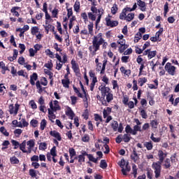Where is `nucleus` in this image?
I'll list each match as a JSON object with an SVG mask.
<instances>
[{
    "label": "nucleus",
    "instance_id": "f257e3e1",
    "mask_svg": "<svg viewBox=\"0 0 179 179\" xmlns=\"http://www.w3.org/2000/svg\"><path fill=\"white\" fill-rule=\"evenodd\" d=\"M103 37V33H99L96 36H94L92 38V45H90L88 48L92 57H94L97 51L100 50V45H102L103 50H106L107 48L108 43L106 42Z\"/></svg>",
    "mask_w": 179,
    "mask_h": 179
},
{
    "label": "nucleus",
    "instance_id": "f03ea898",
    "mask_svg": "<svg viewBox=\"0 0 179 179\" xmlns=\"http://www.w3.org/2000/svg\"><path fill=\"white\" fill-rule=\"evenodd\" d=\"M159 162H153L152 164V169L154 170L155 177L156 179L160 178L162 177V163L164 162V159L167 157V154L164 153L163 150H159L158 151Z\"/></svg>",
    "mask_w": 179,
    "mask_h": 179
},
{
    "label": "nucleus",
    "instance_id": "7ed1b4c3",
    "mask_svg": "<svg viewBox=\"0 0 179 179\" xmlns=\"http://www.w3.org/2000/svg\"><path fill=\"white\" fill-rule=\"evenodd\" d=\"M87 156L90 162H92L93 163L97 164L99 161V157L94 158L93 155L88 154L86 151H81V155H78V163L82 164V163H85V157Z\"/></svg>",
    "mask_w": 179,
    "mask_h": 179
},
{
    "label": "nucleus",
    "instance_id": "20e7f679",
    "mask_svg": "<svg viewBox=\"0 0 179 179\" xmlns=\"http://www.w3.org/2000/svg\"><path fill=\"white\" fill-rule=\"evenodd\" d=\"M47 86L48 85V80H47V78L45 77H42L40 80H37L36 82V89H38L39 93H41L43 92V87L41 86Z\"/></svg>",
    "mask_w": 179,
    "mask_h": 179
},
{
    "label": "nucleus",
    "instance_id": "39448f33",
    "mask_svg": "<svg viewBox=\"0 0 179 179\" xmlns=\"http://www.w3.org/2000/svg\"><path fill=\"white\" fill-rule=\"evenodd\" d=\"M73 89L74 90V93H76V94H77L78 97H80V99H83V102L85 103V104H87V106L89 104V102L87 101V98L89 97V94H82V93H80V91H79V88L76 87L75 85H73Z\"/></svg>",
    "mask_w": 179,
    "mask_h": 179
},
{
    "label": "nucleus",
    "instance_id": "423d86ee",
    "mask_svg": "<svg viewBox=\"0 0 179 179\" xmlns=\"http://www.w3.org/2000/svg\"><path fill=\"white\" fill-rule=\"evenodd\" d=\"M71 68L74 72V73H76V76H77L78 78H80V69L79 68V64L78 63H76V61L75 60V59H73L71 62Z\"/></svg>",
    "mask_w": 179,
    "mask_h": 179
},
{
    "label": "nucleus",
    "instance_id": "0eeeda50",
    "mask_svg": "<svg viewBox=\"0 0 179 179\" xmlns=\"http://www.w3.org/2000/svg\"><path fill=\"white\" fill-rule=\"evenodd\" d=\"M164 69L166 72H168L169 75L171 76H174L176 75V66L171 65V63L167 62L164 66Z\"/></svg>",
    "mask_w": 179,
    "mask_h": 179
},
{
    "label": "nucleus",
    "instance_id": "6e6552de",
    "mask_svg": "<svg viewBox=\"0 0 179 179\" xmlns=\"http://www.w3.org/2000/svg\"><path fill=\"white\" fill-rule=\"evenodd\" d=\"M99 90H100L101 94L103 99H105L106 94H108V93H110L111 92V89H110L108 87H106L104 84H102L99 87Z\"/></svg>",
    "mask_w": 179,
    "mask_h": 179
},
{
    "label": "nucleus",
    "instance_id": "1a4fd4ad",
    "mask_svg": "<svg viewBox=\"0 0 179 179\" xmlns=\"http://www.w3.org/2000/svg\"><path fill=\"white\" fill-rule=\"evenodd\" d=\"M107 65V59L103 61V64L98 63L96 64V71L100 72L101 75L106 73V66Z\"/></svg>",
    "mask_w": 179,
    "mask_h": 179
},
{
    "label": "nucleus",
    "instance_id": "9d476101",
    "mask_svg": "<svg viewBox=\"0 0 179 179\" xmlns=\"http://www.w3.org/2000/svg\"><path fill=\"white\" fill-rule=\"evenodd\" d=\"M105 20L108 27H117L118 26L119 22L117 20H111L108 17H106Z\"/></svg>",
    "mask_w": 179,
    "mask_h": 179
},
{
    "label": "nucleus",
    "instance_id": "9b49d317",
    "mask_svg": "<svg viewBox=\"0 0 179 179\" xmlns=\"http://www.w3.org/2000/svg\"><path fill=\"white\" fill-rule=\"evenodd\" d=\"M19 107H20V106L17 103H15V106L13 104H10L8 106L10 114H15V115H17V111H19Z\"/></svg>",
    "mask_w": 179,
    "mask_h": 179
},
{
    "label": "nucleus",
    "instance_id": "f8f14e48",
    "mask_svg": "<svg viewBox=\"0 0 179 179\" xmlns=\"http://www.w3.org/2000/svg\"><path fill=\"white\" fill-rule=\"evenodd\" d=\"M58 103H59L58 101L55 100L54 101V104H53L52 101H51L49 103L50 110H52V111H59V110H61V106H59V104H58Z\"/></svg>",
    "mask_w": 179,
    "mask_h": 179
},
{
    "label": "nucleus",
    "instance_id": "ddd939ff",
    "mask_svg": "<svg viewBox=\"0 0 179 179\" xmlns=\"http://www.w3.org/2000/svg\"><path fill=\"white\" fill-rule=\"evenodd\" d=\"M130 157L134 163H136V162L139 160V155H138L136 148H133V152L130 155Z\"/></svg>",
    "mask_w": 179,
    "mask_h": 179
},
{
    "label": "nucleus",
    "instance_id": "4468645a",
    "mask_svg": "<svg viewBox=\"0 0 179 179\" xmlns=\"http://www.w3.org/2000/svg\"><path fill=\"white\" fill-rule=\"evenodd\" d=\"M50 135L51 136H53V138H55L57 139V141H62V137L61 136V134L59 132L57 131L56 130L50 131Z\"/></svg>",
    "mask_w": 179,
    "mask_h": 179
},
{
    "label": "nucleus",
    "instance_id": "2eb2a0df",
    "mask_svg": "<svg viewBox=\"0 0 179 179\" xmlns=\"http://www.w3.org/2000/svg\"><path fill=\"white\" fill-rule=\"evenodd\" d=\"M137 5L141 12H146V3L142 0H137Z\"/></svg>",
    "mask_w": 179,
    "mask_h": 179
},
{
    "label": "nucleus",
    "instance_id": "dca6fc26",
    "mask_svg": "<svg viewBox=\"0 0 179 179\" xmlns=\"http://www.w3.org/2000/svg\"><path fill=\"white\" fill-rule=\"evenodd\" d=\"M30 29V27L29 25H24L23 27V29L22 28H17L16 29V31H21V34H19L20 37H24V32L27 31Z\"/></svg>",
    "mask_w": 179,
    "mask_h": 179
},
{
    "label": "nucleus",
    "instance_id": "f3484780",
    "mask_svg": "<svg viewBox=\"0 0 179 179\" xmlns=\"http://www.w3.org/2000/svg\"><path fill=\"white\" fill-rule=\"evenodd\" d=\"M37 79H38V75L37 74V73H33L32 75L30 76V84L31 85V86H34V85H36V80H37Z\"/></svg>",
    "mask_w": 179,
    "mask_h": 179
},
{
    "label": "nucleus",
    "instance_id": "a211bd4d",
    "mask_svg": "<svg viewBox=\"0 0 179 179\" xmlns=\"http://www.w3.org/2000/svg\"><path fill=\"white\" fill-rule=\"evenodd\" d=\"M50 30L55 34V40H57L59 43H62L63 39L58 36V34H57V31H55V27H54V25L52 26V28Z\"/></svg>",
    "mask_w": 179,
    "mask_h": 179
},
{
    "label": "nucleus",
    "instance_id": "6ab92c4d",
    "mask_svg": "<svg viewBox=\"0 0 179 179\" xmlns=\"http://www.w3.org/2000/svg\"><path fill=\"white\" fill-rule=\"evenodd\" d=\"M147 99L149 101L150 106H153L155 103V96H152V94H150V92H148V94H147Z\"/></svg>",
    "mask_w": 179,
    "mask_h": 179
},
{
    "label": "nucleus",
    "instance_id": "aec40b11",
    "mask_svg": "<svg viewBox=\"0 0 179 179\" xmlns=\"http://www.w3.org/2000/svg\"><path fill=\"white\" fill-rule=\"evenodd\" d=\"M19 9H20V7L14 6L11 8L10 12H11V13H13L14 16H17V17H19V16H20V14H19V12H17V10H19Z\"/></svg>",
    "mask_w": 179,
    "mask_h": 179
},
{
    "label": "nucleus",
    "instance_id": "412c9836",
    "mask_svg": "<svg viewBox=\"0 0 179 179\" xmlns=\"http://www.w3.org/2000/svg\"><path fill=\"white\" fill-rule=\"evenodd\" d=\"M98 12H99L98 17L95 22L96 26H98L99 23H100V20H101V16H103V15L104 14V10L102 9V10H100V9H99Z\"/></svg>",
    "mask_w": 179,
    "mask_h": 179
},
{
    "label": "nucleus",
    "instance_id": "4be33fe9",
    "mask_svg": "<svg viewBox=\"0 0 179 179\" xmlns=\"http://www.w3.org/2000/svg\"><path fill=\"white\" fill-rule=\"evenodd\" d=\"M112 108L107 107L106 109L103 110V118H107L110 114H111Z\"/></svg>",
    "mask_w": 179,
    "mask_h": 179
},
{
    "label": "nucleus",
    "instance_id": "5701e85b",
    "mask_svg": "<svg viewBox=\"0 0 179 179\" xmlns=\"http://www.w3.org/2000/svg\"><path fill=\"white\" fill-rule=\"evenodd\" d=\"M143 145L144 148H146L147 150H152V149H153V143H152V141H146Z\"/></svg>",
    "mask_w": 179,
    "mask_h": 179
},
{
    "label": "nucleus",
    "instance_id": "b1692460",
    "mask_svg": "<svg viewBox=\"0 0 179 179\" xmlns=\"http://www.w3.org/2000/svg\"><path fill=\"white\" fill-rule=\"evenodd\" d=\"M120 72L126 76H129L131 75V70L130 69H125V67L121 66L120 67Z\"/></svg>",
    "mask_w": 179,
    "mask_h": 179
},
{
    "label": "nucleus",
    "instance_id": "393cba45",
    "mask_svg": "<svg viewBox=\"0 0 179 179\" xmlns=\"http://www.w3.org/2000/svg\"><path fill=\"white\" fill-rule=\"evenodd\" d=\"M66 9L67 10V17L68 19H69V17H71L73 15V10H72V8H68V5H69V3H66Z\"/></svg>",
    "mask_w": 179,
    "mask_h": 179
},
{
    "label": "nucleus",
    "instance_id": "a878e982",
    "mask_svg": "<svg viewBox=\"0 0 179 179\" xmlns=\"http://www.w3.org/2000/svg\"><path fill=\"white\" fill-rule=\"evenodd\" d=\"M122 138L123 142H125V143H128V142L131 141V134H124Z\"/></svg>",
    "mask_w": 179,
    "mask_h": 179
},
{
    "label": "nucleus",
    "instance_id": "bb28decb",
    "mask_svg": "<svg viewBox=\"0 0 179 179\" xmlns=\"http://www.w3.org/2000/svg\"><path fill=\"white\" fill-rule=\"evenodd\" d=\"M62 85H63L64 87H66V89H69V85H71V81L69 79L65 80L63 79L62 80Z\"/></svg>",
    "mask_w": 179,
    "mask_h": 179
},
{
    "label": "nucleus",
    "instance_id": "cd10ccee",
    "mask_svg": "<svg viewBox=\"0 0 179 179\" xmlns=\"http://www.w3.org/2000/svg\"><path fill=\"white\" fill-rule=\"evenodd\" d=\"M148 82V78L143 77V78H140L138 80V84L139 85V86L142 87L143 86V85H145V83H146Z\"/></svg>",
    "mask_w": 179,
    "mask_h": 179
},
{
    "label": "nucleus",
    "instance_id": "c85d7f7f",
    "mask_svg": "<svg viewBox=\"0 0 179 179\" xmlns=\"http://www.w3.org/2000/svg\"><path fill=\"white\" fill-rule=\"evenodd\" d=\"M135 17V13H130L126 17V22H132Z\"/></svg>",
    "mask_w": 179,
    "mask_h": 179
},
{
    "label": "nucleus",
    "instance_id": "c756f323",
    "mask_svg": "<svg viewBox=\"0 0 179 179\" xmlns=\"http://www.w3.org/2000/svg\"><path fill=\"white\" fill-rule=\"evenodd\" d=\"M69 153L70 159H73L74 156H76V151L74 150L73 148H70L69 149Z\"/></svg>",
    "mask_w": 179,
    "mask_h": 179
},
{
    "label": "nucleus",
    "instance_id": "7c9ffc66",
    "mask_svg": "<svg viewBox=\"0 0 179 179\" xmlns=\"http://www.w3.org/2000/svg\"><path fill=\"white\" fill-rule=\"evenodd\" d=\"M111 127L115 132H117L118 129V122H117V120H113L111 124Z\"/></svg>",
    "mask_w": 179,
    "mask_h": 179
},
{
    "label": "nucleus",
    "instance_id": "2f4dec72",
    "mask_svg": "<svg viewBox=\"0 0 179 179\" xmlns=\"http://www.w3.org/2000/svg\"><path fill=\"white\" fill-rule=\"evenodd\" d=\"M106 96L107 103H110V101H113V100H114V96L113 95V93H111V92L107 94Z\"/></svg>",
    "mask_w": 179,
    "mask_h": 179
},
{
    "label": "nucleus",
    "instance_id": "473e14b6",
    "mask_svg": "<svg viewBox=\"0 0 179 179\" xmlns=\"http://www.w3.org/2000/svg\"><path fill=\"white\" fill-rule=\"evenodd\" d=\"M10 162L11 163V164H19L20 161L19 159H17V157L13 156L10 158Z\"/></svg>",
    "mask_w": 179,
    "mask_h": 179
},
{
    "label": "nucleus",
    "instance_id": "72a5a7b5",
    "mask_svg": "<svg viewBox=\"0 0 179 179\" xmlns=\"http://www.w3.org/2000/svg\"><path fill=\"white\" fill-rule=\"evenodd\" d=\"M155 55H157V51H151L150 49V51L148 52V59H152V58H155Z\"/></svg>",
    "mask_w": 179,
    "mask_h": 179
},
{
    "label": "nucleus",
    "instance_id": "f704fd0d",
    "mask_svg": "<svg viewBox=\"0 0 179 179\" xmlns=\"http://www.w3.org/2000/svg\"><path fill=\"white\" fill-rule=\"evenodd\" d=\"M138 132H142V129L141 128V126L139 125H135L134 127V130H133V135H136Z\"/></svg>",
    "mask_w": 179,
    "mask_h": 179
},
{
    "label": "nucleus",
    "instance_id": "c9c22d12",
    "mask_svg": "<svg viewBox=\"0 0 179 179\" xmlns=\"http://www.w3.org/2000/svg\"><path fill=\"white\" fill-rule=\"evenodd\" d=\"M19 146L23 153H27V150H26V141H23Z\"/></svg>",
    "mask_w": 179,
    "mask_h": 179
},
{
    "label": "nucleus",
    "instance_id": "e433bc0d",
    "mask_svg": "<svg viewBox=\"0 0 179 179\" xmlns=\"http://www.w3.org/2000/svg\"><path fill=\"white\" fill-rule=\"evenodd\" d=\"M45 68H47L50 71L52 69V67L54 66V64H52V60L48 61V63H45L44 64Z\"/></svg>",
    "mask_w": 179,
    "mask_h": 179
},
{
    "label": "nucleus",
    "instance_id": "4c0bfd02",
    "mask_svg": "<svg viewBox=\"0 0 179 179\" xmlns=\"http://www.w3.org/2000/svg\"><path fill=\"white\" fill-rule=\"evenodd\" d=\"M150 139L152 141V142H155V143H158L162 141V138L160 137L156 138L155 137V134L152 133L150 136Z\"/></svg>",
    "mask_w": 179,
    "mask_h": 179
},
{
    "label": "nucleus",
    "instance_id": "58836bf2",
    "mask_svg": "<svg viewBox=\"0 0 179 179\" xmlns=\"http://www.w3.org/2000/svg\"><path fill=\"white\" fill-rule=\"evenodd\" d=\"M150 125L152 128H154V129H157V125H159V122L157 121V120H151Z\"/></svg>",
    "mask_w": 179,
    "mask_h": 179
},
{
    "label": "nucleus",
    "instance_id": "ea45409f",
    "mask_svg": "<svg viewBox=\"0 0 179 179\" xmlns=\"http://www.w3.org/2000/svg\"><path fill=\"white\" fill-rule=\"evenodd\" d=\"M75 12H79L80 9V2L79 1H76L73 6Z\"/></svg>",
    "mask_w": 179,
    "mask_h": 179
},
{
    "label": "nucleus",
    "instance_id": "a19ab883",
    "mask_svg": "<svg viewBox=\"0 0 179 179\" xmlns=\"http://www.w3.org/2000/svg\"><path fill=\"white\" fill-rule=\"evenodd\" d=\"M39 30L40 29H38V27H32L31 29V34H32V36H36Z\"/></svg>",
    "mask_w": 179,
    "mask_h": 179
},
{
    "label": "nucleus",
    "instance_id": "79ce46f5",
    "mask_svg": "<svg viewBox=\"0 0 179 179\" xmlns=\"http://www.w3.org/2000/svg\"><path fill=\"white\" fill-rule=\"evenodd\" d=\"M120 20H127V13L124 11V8L122 10V13L120 14Z\"/></svg>",
    "mask_w": 179,
    "mask_h": 179
},
{
    "label": "nucleus",
    "instance_id": "37998d69",
    "mask_svg": "<svg viewBox=\"0 0 179 179\" xmlns=\"http://www.w3.org/2000/svg\"><path fill=\"white\" fill-rule=\"evenodd\" d=\"M164 169H170L171 167V164L170 163V159L166 158L164 160Z\"/></svg>",
    "mask_w": 179,
    "mask_h": 179
},
{
    "label": "nucleus",
    "instance_id": "c03bdc74",
    "mask_svg": "<svg viewBox=\"0 0 179 179\" xmlns=\"http://www.w3.org/2000/svg\"><path fill=\"white\" fill-rule=\"evenodd\" d=\"M128 47H129V45H127L126 43H124V45H122V46H120L119 47V52L120 54H122V52H124L125 51V50L127 48H128Z\"/></svg>",
    "mask_w": 179,
    "mask_h": 179
},
{
    "label": "nucleus",
    "instance_id": "a18cd8bd",
    "mask_svg": "<svg viewBox=\"0 0 179 179\" xmlns=\"http://www.w3.org/2000/svg\"><path fill=\"white\" fill-rule=\"evenodd\" d=\"M66 114L71 118V120H73L75 117V113H73V110L72 109H69Z\"/></svg>",
    "mask_w": 179,
    "mask_h": 179
},
{
    "label": "nucleus",
    "instance_id": "49530a36",
    "mask_svg": "<svg viewBox=\"0 0 179 179\" xmlns=\"http://www.w3.org/2000/svg\"><path fill=\"white\" fill-rule=\"evenodd\" d=\"M125 132L126 134H132L134 135V129L131 127L129 124H127L125 127Z\"/></svg>",
    "mask_w": 179,
    "mask_h": 179
},
{
    "label": "nucleus",
    "instance_id": "de8ad7c7",
    "mask_svg": "<svg viewBox=\"0 0 179 179\" xmlns=\"http://www.w3.org/2000/svg\"><path fill=\"white\" fill-rule=\"evenodd\" d=\"M142 38V34L141 32H138L134 37V43H138L139 40Z\"/></svg>",
    "mask_w": 179,
    "mask_h": 179
},
{
    "label": "nucleus",
    "instance_id": "09e8293b",
    "mask_svg": "<svg viewBox=\"0 0 179 179\" xmlns=\"http://www.w3.org/2000/svg\"><path fill=\"white\" fill-rule=\"evenodd\" d=\"M45 127H47V120H45V119H43L41 122V131H44V129H45Z\"/></svg>",
    "mask_w": 179,
    "mask_h": 179
},
{
    "label": "nucleus",
    "instance_id": "8fccbe9b",
    "mask_svg": "<svg viewBox=\"0 0 179 179\" xmlns=\"http://www.w3.org/2000/svg\"><path fill=\"white\" fill-rule=\"evenodd\" d=\"M50 155L52 156V157H56L57 156V147L53 146L52 149L50 150Z\"/></svg>",
    "mask_w": 179,
    "mask_h": 179
},
{
    "label": "nucleus",
    "instance_id": "3c124183",
    "mask_svg": "<svg viewBox=\"0 0 179 179\" xmlns=\"http://www.w3.org/2000/svg\"><path fill=\"white\" fill-rule=\"evenodd\" d=\"M118 12V6L115 3L113 6L111 8V13L112 15H115Z\"/></svg>",
    "mask_w": 179,
    "mask_h": 179
},
{
    "label": "nucleus",
    "instance_id": "603ef678",
    "mask_svg": "<svg viewBox=\"0 0 179 179\" xmlns=\"http://www.w3.org/2000/svg\"><path fill=\"white\" fill-rule=\"evenodd\" d=\"M107 162L104 159H101L100 162V166L101 169H103V170L107 169Z\"/></svg>",
    "mask_w": 179,
    "mask_h": 179
},
{
    "label": "nucleus",
    "instance_id": "864d4df0",
    "mask_svg": "<svg viewBox=\"0 0 179 179\" xmlns=\"http://www.w3.org/2000/svg\"><path fill=\"white\" fill-rule=\"evenodd\" d=\"M140 115L143 118L144 120H146L148 118V113H146V110L144 109H141L140 111Z\"/></svg>",
    "mask_w": 179,
    "mask_h": 179
},
{
    "label": "nucleus",
    "instance_id": "5fc2aeb1",
    "mask_svg": "<svg viewBox=\"0 0 179 179\" xmlns=\"http://www.w3.org/2000/svg\"><path fill=\"white\" fill-rule=\"evenodd\" d=\"M0 132L4 135V136H9V132L6 131V129H5V127H0Z\"/></svg>",
    "mask_w": 179,
    "mask_h": 179
},
{
    "label": "nucleus",
    "instance_id": "6e6d98bb",
    "mask_svg": "<svg viewBox=\"0 0 179 179\" xmlns=\"http://www.w3.org/2000/svg\"><path fill=\"white\" fill-rule=\"evenodd\" d=\"M169 3L166 2L164 5V16H166L169 13Z\"/></svg>",
    "mask_w": 179,
    "mask_h": 179
},
{
    "label": "nucleus",
    "instance_id": "4d7b16f0",
    "mask_svg": "<svg viewBox=\"0 0 179 179\" xmlns=\"http://www.w3.org/2000/svg\"><path fill=\"white\" fill-rule=\"evenodd\" d=\"M132 171H133L132 174L134 175V178H136V175L138 174V168L136 167L135 164L132 165Z\"/></svg>",
    "mask_w": 179,
    "mask_h": 179
},
{
    "label": "nucleus",
    "instance_id": "13d9d810",
    "mask_svg": "<svg viewBox=\"0 0 179 179\" xmlns=\"http://www.w3.org/2000/svg\"><path fill=\"white\" fill-rule=\"evenodd\" d=\"M39 150H45L47 149V143L43 142L39 144Z\"/></svg>",
    "mask_w": 179,
    "mask_h": 179
},
{
    "label": "nucleus",
    "instance_id": "bf43d9fd",
    "mask_svg": "<svg viewBox=\"0 0 179 179\" xmlns=\"http://www.w3.org/2000/svg\"><path fill=\"white\" fill-rule=\"evenodd\" d=\"M112 85L113 90L120 89V86L118 85V82L117 81V80H113Z\"/></svg>",
    "mask_w": 179,
    "mask_h": 179
},
{
    "label": "nucleus",
    "instance_id": "052dcab7",
    "mask_svg": "<svg viewBox=\"0 0 179 179\" xmlns=\"http://www.w3.org/2000/svg\"><path fill=\"white\" fill-rule=\"evenodd\" d=\"M93 26H94L93 22H91L87 26L88 31H89V34H90L91 36H93Z\"/></svg>",
    "mask_w": 179,
    "mask_h": 179
},
{
    "label": "nucleus",
    "instance_id": "680f3d73",
    "mask_svg": "<svg viewBox=\"0 0 179 179\" xmlns=\"http://www.w3.org/2000/svg\"><path fill=\"white\" fill-rule=\"evenodd\" d=\"M37 124H38V120L33 119L30 122V125L33 127V128H36L37 127Z\"/></svg>",
    "mask_w": 179,
    "mask_h": 179
},
{
    "label": "nucleus",
    "instance_id": "e2e57ef3",
    "mask_svg": "<svg viewBox=\"0 0 179 179\" xmlns=\"http://www.w3.org/2000/svg\"><path fill=\"white\" fill-rule=\"evenodd\" d=\"M152 176H153V173H152V169H148L147 170V177H148V179H153Z\"/></svg>",
    "mask_w": 179,
    "mask_h": 179
},
{
    "label": "nucleus",
    "instance_id": "0e129e2a",
    "mask_svg": "<svg viewBox=\"0 0 179 179\" xmlns=\"http://www.w3.org/2000/svg\"><path fill=\"white\" fill-rule=\"evenodd\" d=\"M88 17L89 19H90V20H92V22H94V20H96V15L92 12L88 13Z\"/></svg>",
    "mask_w": 179,
    "mask_h": 179
},
{
    "label": "nucleus",
    "instance_id": "69168bd1",
    "mask_svg": "<svg viewBox=\"0 0 179 179\" xmlns=\"http://www.w3.org/2000/svg\"><path fill=\"white\" fill-rule=\"evenodd\" d=\"M29 176L33 178L37 177V173H36V170L33 169H29Z\"/></svg>",
    "mask_w": 179,
    "mask_h": 179
},
{
    "label": "nucleus",
    "instance_id": "338daca9",
    "mask_svg": "<svg viewBox=\"0 0 179 179\" xmlns=\"http://www.w3.org/2000/svg\"><path fill=\"white\" fill-rule=\"evenodd\" d=\"M81 17L83 19L85 23H86V22H89V19L87 18V14L86 13H82Z\"/></svg>",
    "mask_w": 179,
    "mask_h": 179
},
{
    "label": "nucleus",
    "instance_id": "774afa93",
    "mask_svg": "<svg viewBox=\"0 0 179 179\" xmlns=\"http://www.w3.org/2000/svg\"><path fill=\"white\" fill-rule=\"evenodd\" d=\"M27 146H29V148H34V140H29L27 141Z\"/></svg>",
    "mask_w": 179,
    "mask_h": 179
}]
</instances>
